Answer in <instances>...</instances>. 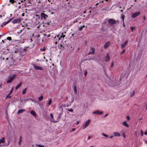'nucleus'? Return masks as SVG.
Masks as SVG:
<instances>
[{
    "label": "nucleus",
    "instance_id": "obj_20",
    "mask_svg": "<svg viewBox=\"0 0 147 147\" xmlns=\"http://www.w3.org/2000/svg\"><path fill=\"white\" fill-rule=\"evenodd\" d=\"M22 85V84L21 83H19L18 85L15 88V89L16 90H17Z\"/></svg>",
    "mask_w": 147,
    "mask_h": 147
},
{
    "label": "nucleus",
    "instance_id": "obj_38",
    "mask_svg": "<svg viewBox=\"0 0 147 147\" xmlns=\"http://www.w3.org/2000/svg\"><path fill=\"white\" fill-rule=\"evenodd\" d=\"M135 28L133 27H131V29L132 31H133Z\"/></svg>",
    "mask_w": 147,
    "mask_h": 147
},
{
    "label": "nucleus",
    "instance_id": "obj_58",
    "mask_svg": "<svg viewBox=\"0 0 147 147\" xmlns=\"http://www.w3.org/2000/svg\"><path fill=\"white\" fill-rule=\"evenodd\" d=\"M22 16H24V13H22Z\"/></svg>",
    "mask_w": 147,
    "mask_h": 147
},
{
    "label": "nucleus",
    "instance_id": "obj_9",
    "mask_svg": "<svg viewBox=\"0 0 147 147\" xmlns=\"http://www.w3.org/2000/svg\"><path fill=\"white\" fill-rule=\"evenodd\" d=\"M94 114H97L98 115H102L103 114V112L102 111H96L93 112Z\"/></svg>",
    "mask_w": 147,
    "mask_h": 147
},
{
    "label": "nucleus",
    "instance_id": "obj_29",
    "mask_svg": "<svg viewBox=\"0 0 147 147\" xmlns=\"http://www.w3.org/2000/svg\"><path fill=\"white\" fill-rule=\"evenodd\" d=\"M26 88L22 91V94H24L26 93Z\"/></svg>",
    "mask_w": 147,
    "mask_h": 147
},
{
    "label": "nucleus",
    "instance_id": "obj_16",
    "mask_svg": "<svg viewBox=\"0 0 147 147\" xmlns=\"http://www.w3.org/2000/svg\"><path fill=\"white\" fill-rule=\"evenodd\" d=\"M123 124L126 127H129L128 124L127 123L126 121L123 122Z\"/></svg>",
    "mask_w": 147,
    "mask_h": 147
},
{
    "label": "nucleus",
    "instance_id": "obj_12",
    "mask_svg": "<svg viewBox=\"0 0 147 147\" xmlns=\"http://www.w3.org/2000/svg\"><path fill=\"white\" fill-rule=\"evenodd\" d=\"M105 60L106 61H108L110 60V57L108 54H107L105 57Z\"/></svg>",
    "mask_w": 147,
    "mask_h": 147
},
{
    "label": "nucleus",
    "instance_id": "obj_62",
    "mask_svg": "<svg viewBox=\"0 0 147 147\" xmlns=\"http://www.w3.org/2000/svg\"><path fill=\"white\" fill-rule=\"evenodd\" d=\"M91 53L90 52H89L88 53V55H89L90 54V53Z\"/></svg>",
    "mask_w": 147,
    "mask_h": 147
},
{
    "label": "nucleus",
    "instance_id": "obj_27",
    "mask_svg": "<svg viewBox=\"0 0 147 147\" xmlns=\"http://www.w3.org/2000/svg\"><path fill=\"white\" fill-rule=\"evenodd\" d=\"M10 94H11V92H10L9 93V94L5 98V99L7 98L8 97L9 98H10L11 97V96H9V95Z\"/></svg>",
    "mask_w": 147,
    "mask_h": 147
},
{
    "label": "nucleus",
    "instance_id": "obj_48",
    "mask_svg": "<svg viewBox=\"0 0 147 147\" xmlns=\"http://www.w3.org/2000/svg\"><path fill=\"white\" fill-rule=\"evenodd\" d=\"M94 53V50L92 49V54Z\"/></svg>",
    "mask_w": 147,
    "mask_h": 147
},
{
    "label": "nucleus",
    "instance_id": "obj_49",
    "mask_svg": "<svg viewBox=\"0 0 147 147\" xmlns=\"http://www.w3.org/2000/svg\"><path fill=\"white\" fill-rule=\"evenodd\" d=\"M30 100V98H27L26 99H25V100Z\"/></svg>",
    "mask_w": 147,
    "mask_h": 147
},
{
    "label": "nucleus",
    "instance_id": "obj_7",
    "mask_svg": "<svg viewBox=\"0 0 147 147\" xmlns=\"http://www.w3.org/2000/svg\"><path fill=\"white\" fill-rule=\"evenodd\" d=\"M108 22L109 23L114 24L116 23V21L113 19H110L108 20Z\"/></svg>",
    "mask_w": 147,
    "mask_h": 147
},
{
    "label": "nucleus",
    "instance_id": "obj_57",
    "mask_svg": "<svg viewBox=\"0 0 147 147\" xmlns=\"http://www.w3.org/2000/svg\"><path fill=\"white\" fill-rule=\"evenodd\" d=\"M30 100H31L32 101H34V100L31 99L30 98Z\"/></svg>",
    "mask_w": 147,
    "mask_h": 147
},
{
    "label": "nucleus",
    "instance_id": "obj_11",
    "mask_svg": "<svg viewBox=\"0 0 147 147\" xmlns=\"http://www.w3.org/2000/svg\"><path fill=\"white\" fill-rule=\"evenodd\" d=\"M128 42V41H126L123 44H122L121 45V48L123 49L124 47H125L126 45L127 44Z\"/></svg>",
    "mask_w": 147,
    "mask_h": 147
},
{
    "label": "nucleus",
    "instance_id": "obj_28",
    "mask_svg": "<svg viewBox=\"0 0 147 147\" xmlns=\"http://www.w3.org/2000/svg\"><path fill=\"white\" fill-rule=\"evenodd\" d=\"M52 99H51L50 100H49L48 102V105H50V104H51V103H52Z\"/></svg>",
    "mask_w": 147,
    "mask_h": 147
},
{
    "label": "nucleus",
    "instance_id": "obj_23",
    "mask_svg": "<svg viewBox=\"0 0 147 147\" xmlns=\"http://www.w3.org/2000/svg\"><path fill=\"white\" fill-rule=\"evenodd\" d=\"M85 27L84 25H83L82 26H80V27H79L78 28V30L80 31H81L82 30V28L83 27Z\"/></svg>",
    "mask_w": 147,
    "mask_h": 147
},
{
    "label": "nucleus",
    "instance_id": "obj_40",
    "mask_svg": "<svg viewBox=\"0 0 147 147\" xmlns=\"http://www.w3.org/2000/svg\"><path fill=\"white\" fill-rule=\"evenodd\" d=\"M7 39L8 40H11V37H7Z\"/></svg>",
    "mask_w": 147,
    "mask_h": 147
},
{
    "label": "nucleus",
    "instance_id": "obj_34",
    "mask_svg": "<svg viewBox=\"0 0 147 147\" xmlns=\"http://www.w3.org/2000/svg\"><path fill=\"white\" fill-rule=\"evenodd\" d=\"M50 116L52 119H53V115L52 113H51L50 115Z\"/></svg>",
    "mask_w": 147,
    "mask_h": 147
},
{
    "label": "nucleus",
    "instance_id": "obj_35",
    "mask_svg": "<svg viewBox=\"0 0 147 147\" xmlns=\"http://www.w3.org/2000/svg\"><path fill=\"white\" fill-rule=\"evenodd\" d=\"M68 111L70 112H73V109H68Z\"/></svg>",
    "mask_w": 147,
    "mask_h": 147
},
{
    "label": "nucleus",
    "instance_id": "obj_14",
    "mask_svg": "<svg viewBox=\"0 0 147 147\" xmlns=\"http://www.w3.org/2000/svg\"><path fill=\"white\" fill-rule=\"evenodd\" d=\"M30 113L33 116L35 117L36 116V113L33 111H30Z\"/></svg>",
    "mask_w": 147,
    "mask_h": 147
},
{
    "label": "nucleus",
    "instance_id": "obj_19",
    "mask_svg": "<svg viewBox=\"0 0 147 147\" xmlns=\"http://www.w3.org/2000/svg\"><path fill=\"white\" fill-rule=\"evenodd\" d=\"M22 137L21 136L20 138L19 139V141L18 142V144L19 145H20L21 144V139H22Z\"/></svg>",
    "mask_w": 147,
    "mask_h": 147
},
{
    "label": "nucleus",
    "instance_id": "obj_64",
    "mask_svg": "<svg viewBox=\"0 0 147 147\" xmlns=\"http://www.w3.org/2000/svg\"><path fill=\"white\" fill-rule=\"evenodd\" d=\"M48 1L49 2H51L50 0H48Z\"/></svg>",
    "mask_w": 147,
    "mask_h": 147
},
{
    "label": "nucleus",
    "instance_id": "obj_43",
    "mask_svg": "<svg viewBox=\"0 0 147 147\" xmlns=\"http://www.w3.org/2000/svg\"><path fill=\"white\" fill-rule=\"evenodd\" d=\"M87 71H86L85 72V73H84V75L85 76H86L87 74Z\"/></svg>",
    "mask_w": 147,
    "mask_h": 147
},
{
    "label": "nucleus",
    "instance_id": "obj_26",
    "mask_svg": "<svg viewBox=\"0 0 147 147\" xmlns=\"http://www.w3.org/2000/svg\"><path fill=\"white\" fill-rule=\"evenodd\" d=\"M134 93H135L134 91H133L132 92H131L130 93V96H134Z\"/></svg>",
    "mask_w": 147,
    "mask_h": 147
},
{
    "label": "nucleus",
    "instance_id": "obj_44",
    "mask_svg": "<svg viewBox=\"0 0 147 147\" xmlns=\"http://www.w3.org/2000/svg\"><path fill=\"white\" fill-rule=\"evenodd\" d=\"M144 134L146 135H147V130L145 132Z\"/></svg>",
    "mask_w": 147,
    "mask_h": 147
},
{
    "label": "nucleus",
    "instance_id": "obj_8",
    "mask_svg": "<svg viewBox=\"0 0 147 147\" xmlns=\"http://www.w3.org/2000/svg\"><path fill=\"white\" fill-rule=\"evenodd\" d=\"M140 13V12H137L136 13H134L132 15V17L133 18H135L137 16H138Z\"/></svg>",
    "mask_w": 147,
    "mask_h": 147
},
{
    "label": "nucleus",
    "instance_id": "obj_21",
    "mask_svg": "<svg viewBox=\"0 0 147 147\" xmlns=\"http://www.w3.org/2000/svg\"><path fill=\"white\" fill-rule=\"evenodd\" d=\"M108 80H109V83H108V82H107V83H108V84H113V82L112 81V80H111L109 78H108Z\"/></svg>",
    "mask_w": 147,
    "mask_h": 147
},
{
    "label": "nucleus",
    "instance_id": "obj_31",
    "mask_svg": "<svg viewBox=\"0 0 147 147\" xmlns=\"http://www.w3.org/2000/svg\"><path fill=\"white\" fill-rule=\"evenodd\" d=\"M46 50L45 48L40 49V50L41 51H45Z\"/></svg>",
    "mask_w": 147,
    "mask_h": 147
},
{
    "label": "nucleus",
    "instance_id": "obj_25",
    "mask_svg": "<svg viewBox=\"0 0 147 147\" xmlns=\"http://www.w3.org/2000/svg\"><path fill=\"white\" fill-rule=\"evenodd\" d=\"M36 146L38 147H44V146L41 144H36Z\"/></svg>",
    "mask_w": 147,
    "mask_h": 147
},
{
    "label": "nucleus",
    "instance_id": "obj_4",
    "mask_svg": "<svg viewBox=\"0 0 147 147\" xmlns=\"http://www.w3.org/2000/svg\"><path fill=\"white\" fill-rule=\"evenodd\" d=\"M41 16L42 20L44 19L45 20L48 18V16L44 13H41Z\"/></svg>",
    "mask_w": 147,
    "mask_h": 147
},
{
    "label": "nucleus",
    "instance_id": "obj_17",
    "mask_svg": "<svg viewBox=\"0 0 147 147\" xmlns=\"http://www.w3.org/2000/svg\"><path fill=\"white\" fill-rule=\"evenodd\" d=\"M25 111V110L24 109H21L18 110V113H22V112Z\"/></svg>",
    "mask_w": 147,
    "mask_h": 147
},
{
    "label": "nucleus",
    "instance_id": "obj_45",
    "mask_svg": "<svg viewBox=\"0 0 147 147\" xmlns=\"http://www.w3.org/2000/svg\"><path fill=\"white\" fill-rule=\"evenodd\" d=\"M108 115V114H106L105 115H104V117H106Z\"/></svg>",
    "mask_w": 147,
    "mask_h": 147
},
{
    "label": "nucleus",
    "instance_id": "obj_6",
    "mask_svg": "<svg viewBox=\"0 0 147 147\" xmlns=\"http://www.w3.org/2000/svg\"><path fill=\"white\" fill-rule=\"evenodd\" d=\"M34 68L36 70H43V69L42 67L36 66L35 65H33Z\"/></svg>",
    "mask_w": 147,
    "mask_h": 147
},
{
    "label": "nucleus",
    "instance_id": "obj_36",
    "mask_svg": "<svg viewBox=\"0 0 147 147\" xmlns=\"http://www.w3.org/2000/svg\"><path fill=\"white\" fill-rule=\"evenodd\" d=\"M102 135H103L104 136H105V137H107L108 136V135H106V134H102Z\"/></svg>",
    "mask_w": 147,
    "mask_h": 147
},
{
    "label": "nucleus",
    "instance_id": "obj_63",
    "mask_svg": "<svg viewBox=\"0 0 147 147\" xmlns=\"http://www.w3.org/2000/svg\"><path fill=\"white\" fill-rule=\"evenodd\" d=\"M143 19H144V20H145V18L144 17H143Z\"/></svg>",
    "mask_w": 147,
    "mask_h": 147
},
{
    "label": "nucleus",
    "instance_id": "obj_51",
    "mask_svg": "<svg viewBox=\"0 0 147 147\" xmlns=\"http://www.w3.org/2000/svg\"><path fill=\"white\" fill-rule=\"evenodd\" d=\"M20 1L21 3H23V2H24V1H23V0H21Z\"/></svg>",
    "mask_w": 147,
    "mask_h": 147
},
{
    "label": "nucleus",
    "instance_id": "obj_33",
    "mask_svg": "<svg viewBox=\"0 0 147 147\" xmlns=\"http://www.w3.org/2000/svg\"><path fill=\"white\" fill-rule=\"evenodd\" d=\"M140 131H141V136H142L143 135V132L142 130V129Z\"/></svg>",
    "mask_w": 147,
    "mask_h": 147
},
{
    "label": "nucleus",
    "instance_id": "obj_10",
    "mask_svg": "<svg viewBox=\"0 0 147 147\" xmlns=\"http://www.w3.org/2000/svg\"><path fill=\"white\" fill-rule=\"evenodd\" d=\"M110 42H107L105 43V45H104V47L105 49H107L110 45Z\"/></svg>",
    "mask_w": 147,
    "mask_h": 147
},
{
    "label": "nucleus",
    "instance_id": "obj_1",
    "mask_svg": "<svg viewBox=\"0 0 147 147\" xmlns=\"http://www.w3.org/2000/svg\"><path fill=\"white\" fill-rule=\"evenodd\" d=\"M65 36V35H64L63 33H62L61 34H59V35H57V36H55L54 38L55 39V44L57 45L59 40H63Z\"/></svg>",
    "mask_w": 147,
    "mask_h": 147
},
{
    "label": "nucleus",
    "instance_id": "obj_54",
    "mask_svg": "<svg viewBox=\"0 0 147 147\" xmlns=\"http://www.w3.org/2000/svg\"><path fill=\"white\" fill-rule=\"evenodd\" d=\"M142 119V118H139V120H141Z\"/></svg>",
    "mask_w": 147,
    "mask_h": 147
},
{
    "label": "nucleus",
    "instance_id": "obj_24",
    "mask_svg": "<svg viewBox=\"0 0 147 147\" xmlns=\"http://www.w3.org/2000/svg\"><path fill=\"white\" fill-rule=\"evenodd\" d=\"M124 16L122 14H121V19H122V20H123V25H124Z\"/></svg>",
    "mask_w": 147,
    "mask_h": 147
},
{
    "label": "nucleus",
    "instance_id": "obj_5",
    "mask_svg": "<svg viewBox=\"0 0 147 147\" xmlns=\"http://www.w3.org/2000/svg\"><path fill=\"white\" fill-rule=\"evenodd\" d=\"M90 120H89L87 121L83 126L82 128L83 129H85L89 125L90 122Z\"/></svg>",
    "mask_w": 147,
    "mask_h": 147
},
{
    "label": "nucleus",
    "instance_id": "obj_53",
    "mask_svg": "<svg viewBox=\"0 0 147 147\" xmlns=\"http://www.w3.org/2000/svg\"><path fill=\"white\" fill-rule=\"evenodd\" d=\"M113 137V136H111L110 137V138H112Z\"/></svg>",
    "mask_w": 147,
    "mask_h": 147
},
{
    "label": "nucleus",
    "instance_id": "obj_22",
    "mask_svg": "<svg viewBox=\"0 0 147 147\" xmlns=\"http://www.w3.org/2000/svg\"><path fill=\"white\" fill-rule=\"evenodd\" d=\"M43 97L42 96H40L38 97V99L40 101L42 100Z\"/></svg>",
    "mask_w": 147,
    "mask_h": 147
},
{
    "label": "nucleus",
    "instance_id": "obj_2",
    "mask_svg": "<svg viewBox=\"0 0 147 147\" xmlns=\"http://www.w3.org/2000/svg\"><path fill=\"white\" fill-rule=\"evenodd\" d=\"M21 18H18L14 19L12 21V22L13 24L19 23L21 22Z\"/></svg>",
    "mask_w": 147,
    "mask_h": 147
},
{
    "label": "nucleus",
    "instance_id": "obj_52",
    "mask_svg": "<svg viewBox=\"0 0 147 147\" xmlns=\"http://www.w3.org/2000/svg\"><path fill=\"white\" fill-rule=\"evenodd\" d=\"M8 144L6 145L7 146L9 144V140H8Z\"/></svg>",
    "mask_w": 147,
    "mask_h": 147
},
{
    "label": "nucleus",
    "instance_id": "obj_56",
    "mask_svg": "<svg viewBox=\"0 0 147 147\" xmlns=\"http://www.w3.org/2000/svg\"><path fill=\"white\" fill-rule=\"evenodd\" d=\"M90 136H89L88 137V139H90Z\"/></svg>",
    "mask_w": 147,
    "mask_h": 147
},
{
    "label": "nucleus",
    "instance_id": "obj_37",
    "mask_svg": "<svg viewBox=\"0 0 147 147\" xmlns=\"http://www.w3.org/2000/svg\"><path fill=\"white\" fill-rule=\"evenodd\" d=\"M114 65V63L113 62H112L111 65V67H112Z\"/></svg>",
    "mask_w": 147,
    "mask_h": 147
},
{
    "label": "nucleus",
    "instance_id": "obj_30",
    "mask_svg": "<svg viewBox=\"0 0 147 147\" xmlns=\"http://www.w3.org/2000/svg\"><path fill=\"white\" fill-rule=\"evenodd\" d=\"M9 2L12 3H13L15 1L14 0H9Z\"/></svg>",
    "mask_w": 147,
    "mask_h": 147
},
{
    "label": "nucleus",
    "instance_id": "obj_13",
    "mask_svg": "<svg viewBox=\"0 0 147 147\" xmlns=\"http://www.w3.org/2000/svg\"><path fill=\"white\" fill-rule=\"evenodd\" d=\"M5 138L3 137L0 139V144L1 143H4L5 142Z\"/></svg>",
    "mask_w": 147,
    "mask_h": 147
},
{
    "label": "nucleus",
    "instance_id": "obj_46",
    "mask_svg": "<svg viewBox=\"0 0 147 147\" xmlns=\"http://www.w3.org/2000/svg\"><path fill=\"white\" fill-rule=\"evenodd\" d=\"M78 21L77 20H75L73 22V23H75L76 22H77Z\"/></svg>",
    "mask_w": 147,
    "mask_h": 147
},
{
    "label": "nucleus",
    "instance_id": "obj_32",
    "mask_svg": "<svg viewBox=\"0 0 147 147\" xmlns=\"http://www.w3.org/2000/svg\"><path fill=\"white\" fill-rule=\"evenodd\" d=\"M24 40H19V43H23L24 42L23 41Z\"/></svg>",
    "mask_w": 147,
    "mask_h": 147
},
{
    "label": "nucleus",
    "instance_id": "obj_60",
    "mask_svg": "<svg viewBox=\"0 0 147 147\" xmlns=\"http://www.w3.org/2000/svg\"><path fill=\"white\" fill-rule=\"evenodd\" d=\"M98 4V3H96V5H97Z\"/></svg>",
    "mask_w": 147,
    "mask_h": 147
},
{
    "label": "nucleus",
    "instance_id": "obj_42",
    "mask_svg": "<svg viewBox=\"0 0 147 147\" xmlns=\"http://www.w3.org/2000/svg\"><path fill=\"white\" fill-rule=\"evenodd\" d=\"M74 90L75 92H76L77 90H76V88L75 86V87H74Z\"/></svg>",
    "mask_w": 147,
    "mask_h": 147
},
{
    "label": "nucleus",
    "instance_id": "obj_55",
    "mask_svg": "<svg viewBox=\"0 0 147 147\" xmlns=\"http://www.w3.org/2000/svg\"><path fill=\"white\" fill-rule=\"evenodd\" d=\"M11 58V59H12L13 61H14V60L13 59V57L11 58Z\"/></svg>",
    "mask_w": 147,
    "mask_h": 147
},
{
    "label": "nucleus",
    "instance_id": "obj_50",
    "mask_svg": "<svg viewBox=\"0 0 147 147\" xmlns=\"http://www.w3.org/2000/svg\"><path fill=\"white\" fill-rule=\"evenodd\" d=\"M52 121L54 123H56L57 122V121Z\"/></svg>",
    "mask_w": 147,
    "mask_h": 147
},
{
    "label": "nucleus",
    "instance_id": "obj_59",
    "mask_svg": "<svg viewBox=\"0 0 147 147\" xmlns=\"http://www.w3.org/2000/svg\"><path fill=\"white\" fill-rule=\"evenodd\" d=\"M6 60H8V58H6Z\"/></svg>",
    "mask_w": 147,
    "mask_h": 147
},
{
    "label": "nucleus",
    "instance_id": "obj_18",
    "mask_svg": "<svg viewBox=\"0 0 147 147\" xmlns=\"http://www.w3.org/2000/svg\"><path fill=\"white\" fill-rule=\"evenodd\" d=\"M11 19H10L7 22H3V24L4 26L6 24H7L8 23H9L11 21Z\"/></svg>",
    "mask_w": 147,
    "mask_h": 147
},
{
    "label": "nucleus",
    "instance_id": "obj_39",
    "mask_svg": "<svg viewBox=\"0 0 147 147\" xmlns=\"http://www.w3.org/2000/svg\"><path fill=\"white\" fill-rule=\"evenodd\" d=\"M127 119L128 120H129L130 118L129 116H127Z\"/></svg>",
    "mask_w": 147,
    "mask_h": 147
},
{
    "label": "nucleus",
    "instance_id": "obj_41",
    "mask_svg": "<svg viewBox=\"0 0 147 147\" xmlns=\"http://www.w3.org/2000/svg\"><path fill=\"white\" fill-rule=\"evenodd\" d=\"M125 50L124 49L121 53V54H123V53H125Z\"/></svg>",
    "mask_w": 147,
    "mask_h": 147
},
{
    "label": "nucleus",
    "instance_id": "obj_47",
    "mask_svg": "<svg viewBox=\"0 0 147 147\" xmlns=\"http://www.w3.org/2000/svg\"><path fill=\"white\" fill-rule=\"evenodd\" d=\"M76 130V129L75 128H73L72 129V131H74Z\"/></svg>",
    "mask_w": 147,
    "mask_h": 147
},
{
    "label": "nucleus",
    "instance_id": "obj_3",
    "mask_svg": "<svg viewBox=\"0 0 147 147\" xmlns=\"http://www.w3.org/2000/svg\"><path fill=\"white\" fill-rule=\"evenodd\" d=\"M16 76V74H13L7 82V83H11L13 80L15 78Z\"/></svg>",
    "mask_w": 147,
    "mask_h": 147
},
{
    "label": "nucleus",
    "instance_id": "obj_61",
    "mask_svg": "<svg viewBox=\"0 0 147 147\" xmlns=\"http://www.w3.org/2000/svg\"><path fill=\"white\" fill-rule=\"evenodd\" d=\"M79 123V121H78L77 122V124H78Z\"/></svg>",
    "mask_w": 147,
    "mask_h": 147
},
{
    "label": "nucleus",
    "instance_id": "obj_15",
    "mask_svg": "<svg viewBox=\"0 0 147 147\" xmlns=\"http://www.w3.org/2000/svg\"><path fill=\"white\" fill-rule=\"evenodd\" d=\"M114 135L115 136H121L120 134L119 133L117 132H114Z\"/></svg>",
    "mask_w": 147,
    "mask_h": 147
}]
</instances>
